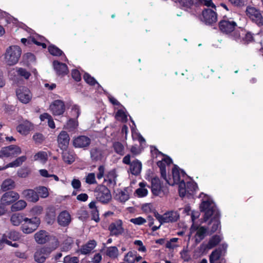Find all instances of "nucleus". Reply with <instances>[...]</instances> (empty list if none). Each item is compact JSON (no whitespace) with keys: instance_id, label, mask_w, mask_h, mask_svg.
<instances>
[{"instance_id":"3c124183","label":"nucleus","mask_w":263,"mask_h":263,"mask_svg":"<svg viewBox=\"0 0 263 263\" xmlns=\"http://www.w3.org/2000/svg\"><path fill=\"white\" fill-rule=\"evenodd\" d=\"M124 260L128 263H134L136 260V254L132 252H129L125 256Z\"/></svg>"},{"instance_id":"4468645a","label":"nucleus","mask_w":263,"mask_h":263,"mask_svg":"<svg viewBox=\"0 0 263 263\" xmlns=\"http://www.w3.org/2000/svg\"><path fill=\"white\" fill-rule=\"evenodd\" d=\"M227 248L226 244H222L218 249L212 252L210 255V262L216 263L215 262L219 260L222 255H223Z\"/></svg>"},{"instance_id":"bb28decb","label":"nucleus","mask_w":263,"mask_h":263,"mask_svg":"<svg viewBox=\"0 0 263 263\" xmlns=\"http://www.w3.org/2000/svg\"><path fill=\"white\" fill-rule=\"evenodd\" d=\"M33 159L34 161H39L42 164H45L47 161L48 155L46 152L40 151L33 155Z\"/></svg>"},{"instance_id":"6ab92c4d","label":"nucleus","mask_w":263,"mask_h":263,"mask_svg":"<svg viewBox=\"0 0 263 263\" xmlns=\"http://www.w3.org/2000/svg\"><path fill=\"white\" fill-rule=\"evenodd\" d=\"M236 26L234 21L223 20L219 22V28L221 31L226 33L232 32Z\"/></svg>"},{"instance_id":"a211bd4d","label":"nucleus","mask_w":263,"mask_h":263,"mask_svg":"<svg viewBox=\"0 0 263 263\" xmlns=\"http://www.w3.org/2000/svg\"><path fill=\"white\" fill-rule=\"evenodd\" d=\"M23 197L28 201L35 203L39 200V196L35 191L32 189H26L22 191Z\"/></svg>"},{"instance_id":"cd10ccee","label":"nucleus","mask_w":263,"mask_h":263,"mask_svg":"<svg viewBox=\"0 0 263 263\" xmlns=\"http://www.w3.org/2000/svg\"><path fill=\"white\" fill-rule=\"evenodd\" d=\"M27 203L24 200H17L11 206L12 211H18L24 209L27 206Z\"/></svg>"},{"instance_id":"09e8293b","label":"nucleus","mask_w":263,"mask_h":263,"mask_svg":"<svg viewBox=\"0 0 263 263\" xmlns=\"http://www.w3.org/2000/svg\"><path fill=\"white\" fill-rule=\"evenodd\" d=\"M83 78L85 82L89 85H94L96 84L99 85L94 78L91 77L88 73H85Z\"/></svg>"},{"instance_id":"f257e3e1","label":"nucleus","mask_w":263,"mask_h":263,"mask_svg":"<svg viewBox=\"0 0 263 263\" xmlns=\"http://www.w3.org/2000/svg\"><path fill=\"white\" fill-rule=\"evenodd\" d=\"M199 208L200 211L204 213V222H206L210 218H211V220L208 223L209 226L212 225L211 227H209L211 233L216 231L220 225L219 213L217 210L214 203L210 200L203 201Z\"/></svg>"},{"instance_id":"dca6fc26","label":"nucleus","mask_w":263,"mask_h":263,"mask_svg":"<svg viewBox=\"0 0 263 263\" xmlns=\"http://www.w3.org/2000/svg\"><path fill=\"white\" fill-rule=\"evenodd\" d=\"M90 139L85 136H78L75 138L73 141V144L75 147L85 148L90 144Z\"/></svg>"},{"instance_id":"de8ad7c7","label":"nucleus","mask_w":263,"mask_h":263,"mask_svg":"<svg viewBox=\"0 0 263 263\" xmlns=\"http://www.w3.org/2000/svg\"><path fill=\"white\" fill-rule=\"evenodd\" d=\"M79 259L78 257L67 255L64 258V263H79Z\"/></svg>"},{"instance_id":"39448f33","label":"nucleus","mask_w":263,"mask_h":263,"mask_svg":"<svg viewBox=\"0 0 263 263\" xmlns=\"http://www.w3.org/2000/svg\"><path fill=\"white\" fill-rule=\"evenodd\" d=\"M40 222V218L36 217L32 218H25V221L21 226L22 231L24 233L30 234L37 229Z\"/></svg>"},{"instance_id":"79ce46f5","label":"nucleus","mask_w":263,"mask_h":263,"mask_svg":"<svg viewBox=\"0 0 263 263\" xmlns=\"http://www.w3.org/2000/svg\"><path fill=\"white\" fill-rule=\"evenodd\" d=\"M3 236H6V238L8 239H9L12 240L13 241L17 240L20 238V235L18 232L15 231H11L8 233L7 235L5 234Z\"/></svg>"},{"instance_id":"6e6d98bb","label":"nucleus","mask_w":263,"mask_h":263,"mask_svg":"<svg viewBox=\"0 0 263 263\" xmlns=\"http://www.w3.org/2000/svg\"><path fill=\"white\" fill-rule=\"evenodd\" d=\"M105 181H108L110 183L115 182V172L112 170L106 175Z\"/></svg>"},{"instance_id":"2eb2a0df","label":"nucleus","mask_w":263,"mask_h":263,"mask_svg":"<svg viewBox=\"0 0 263 263\" xmlns=\"http://www.w3.org/2000/svg\"><path fill=\"white\" fill-rule=\"evenodd\" d=\"M34 239L38 244H44L51 239L52 237L44 230H40L34 234ZM54 238V237H53ZM54 238H55L54 237ZM53 240L54 241V238Z\"/></svg>"},{"instance_id":"bf43d9fd","label":"nucleus","mask_w":263,"mask_h":263,"mask_svg":"<svg viewBox=\"0 0 263 263\" xmlns=\"http://www.w3.org/2000/svg\"><path fill=\"white\" fill-rule=\"evenodd\" d=\"M46 216L49 218L50 221L54 220L55 217V212L54 209L53 208H48Z\"/></svg>"},{"instance_id":"e2e57ef3","label":"nucleus","mask_w":263,"mask_h":263,"mask_svg":"<svg viewBox=\"0 0 263 263\" xmlns=\"http://www.w3.org/2000/svg\"><path fill=\"white\" fill-rule=\"evenodd\" d=\"M91 213L92 215V219L94 220L96 222H98L100 220V218L99 212L97 208L94 209L93 210H91Z\"/></svg>"},{"instance_id":"37998d69","label":"nucleus","mask_w":263,"mask_h":263,"mask_svg":"<svg viewBox=\"0 0 263 263\" xmlns=\"http://www.w3.org/2000/svg\"><path fill=\"white\" fill-rule=\"evenodd\" d=\"M116 118L121 121L122 122H125L127 120V117L125 112L122 109H119L116 112Z\"/></svg>"},{"instance_id":"7ed1b4c3","label":"nucleus","mask_w":263,"mask_h":263,"mask_svg":"<svg viewBox=\"0 0 263 263\" xmlns=\"http://www.w3.org/2000/svg\"><path fill=\"white\" fill-rule=\"evenodd\" d=\"M154 215L156 219L159 221L160 224L158 226H154L152 230L153 231L157 230L163 223L174 222L177 221L179 218V214L176 212L171 211L165 213L163 215H160L157 212L154 213Z\"/></svg>"},{"instance_id":"a18cd8bd","label":"nucleus","mask_w":263,"mask_h":263,"mask_svg":"<svg viewBox=\"0 0 263 263\" xmlns=\"http://www.w3.org/2000/svg\"><path fill=\"white\" fill-rule=\"evenodd\" d=\"M43 211V208L41 205H35L33 206L30 212L33 216H37L41 214Z\"/></svg>"},{"instance_id":"6e6552de","label":"nucleus","mask_w":263,"mask_h":263,"mask_svg":"<svg viewBox=\"0 0 263 263\" xmlns=\"http://www.w3.org/2000/svg\"><path fill=\"white\" fill-rule=\"evenodd\" d=\"M95 193L97 200L104 203H107L111 198L109 190L104 185L98 186Z\"/></svg>"},{"instance_id":"774afa93","label":"nucleus","mask_w":263,"mask_h":263,"mask_svg":"<svg viewBox=\"0 0 263 263\" xmlns=\"http://www.w3.org/2000/svg\"><path fill=\"white\" fill-rule=\"evenodd\" d=\"M231 3L236 6L240 7L245 5L244 0H229Z\"/></svg>"},{"instance_id":"f8f14e48","label":"nucleus","mask_w":263,"mask_h":263,"mask_svg":"<svg viewBox=\"0 0 263 263\" xmlns=\"http://www.w3.org/2000/svg\"><path fill=\"white\" fill-rule=\"evenodd\" d=\"M34 128L33 124L28 120L23 121L16 128L18 133L22 135H28Z\"/></svg>"},{"instance_id":"4d7b16f0","label":"nucleus","mask_w":263,"mask_h":263,"mask_svg":"<svg viewBox=\"0 0 263 263\" xmlns=\"http://www.w3.org/2000/svg\"><path fill=\"white\" fill-rule=\"evenodd\" d=\"M17 72L19 75L23 77L26 79H28L30 76V73L26 69L22 68H17Z\"/></svg>"},{"instance_id":"f704fd0d","label":"nucleus","mask_w":263,"mask_h":263,"mask_svg":"<svg viewBox=\"0 0 263 263\" xmlns=\"http://www.w3.org/2000/svg\"><path fill=\"white\" fill-rule=\"evenodd\" d=\"M129 197L128 188L126 187L123 191L119 192V200L121 202H125Z\"/></svg>"},{"instance_id":"393cba45","label":"nucleus","mask_w":263,"mask_h":263,"mask_svg":"<svg viewBox=\"0 0 263 263\" xmlns=\"http://www.w3.org/2000/svg\"><path fill=\"white\" fill-rule=\"evenodd\" d=\"M25 218L20 213H14L11 215L10 221L13 226H18L22 222L25 221Z\"/></svg>"},{"instance_id":"69168bd1","label":"nucleus","mask_w":263,"mask_h":263,"mask_svg":"<svg viewBox=\"0 0 263 263\" xmlns=\"http://www.w3.org/2000/svg\"><path fill=\"white\" fill-rule=\"evenodd\" d=\"M71 185L74 189H78L81 187V183L79 180L73 179L71 181Z\"/></svg>"},{"instance_id":"8fccbe9b","label":"nucleus","mask_w":263,"mask_h":263,"mask_svg":"<svg viewBox=\"0 0 263 263\" xmlns=\"http://www.w3.org/2000/svg\"><path fill=\"white\" fill-rule=\"evenodd\" d=\"M91 157L93 160H98L102 157L101 152L98 149L93 148L91 151Z\"/></svg>"},{"instance_id":"c756f323","label":"nucleus","mask_w":263,"mask_h":263,"mask_svg":"<svg viewBox=\"0 0 263 263\" xmlns=\"http://www.w3.org/2000/svg\"><path fill=\"white\" fill-rule=\"evenodd\" d=\"M206 231V229L204 227H201L197 229L195 235V241L197 243H199L204 238Z\"/></svg>"},{"instance_id":"b1692460","label":"nucleus","mask_w":263,"mask_h":263,"mask_svg":"<svg viewBox=\"0 0 263 263\" xmlns=\"http://www.w3.org/2000/svg\"><path fill=\"white\" fill-rule=\"evenodd\" d=\"M63 161L69 164H71L75 160V155L72 151L64 149L62 153Z\"/></svg>"},{"instance_id":"c9c22d12","label":"nucleus","mask_w":263,"mask_h":263,"mask_svg":"<svg viewBox=\"0 0 263 263\" xmlns=\"http://www.w3.org/2000/svg\"><path fill=\"white\" fill-rule=\"evenodd\" d=\"M36 192L39 195V197L46 198L49 196L48 189L45 186H39L36 188Z\"/></svg>"},{"instance_id":"9d476101","label":"nucleus","mask_w":263,"mask_h":263,"mask_svg":"<svg viewBox=\"0 0 263 263\" xmlns=\"http://www.w3.org/2000/svg\"><path fill=\"white\" fill-rule=\"evenodd\" d=\"M20 198V195L16 192L11 191L4 193L1 199L3 205H9L16 201Z\"/></svg>"},{"instance_id":"680f3d73","label":"nucleus","mask_w":263,"mask_h":263,"mask_svg":"<svg viewBox=\"0 0 263 263\" xmlns=\"http://www.w3.org/2000/svg\"><path fill=\"white\" fill-rule=\"evenodd\" d=\"M177 2L182 6L190 7L193 4V0H177Z\"/></svg>"},{"instance_id":"20e7f679","label":"nucleus","mask_w":263,"mask_h":263,"mask_svg":"<svg viewBox=\"0 0 263 263\" xmlns=\"http://www.w3.org/2000/svg\"><path fill=\"white\" fill-rule=\"evenodd\" d=\"M54 238V245L52 248L42 247L36 250L34 255V258L38 263H43L49 257L51 252L59 246V242L56 238Z\"/></svg>"},{"instance_id":"1a4fd4ad","label":"nucleus","mask_w":263,"mask_h":263,"mask_svg":"<svg viewBox=\"0 0 263 263\" xmlns=\"http://www.w3.org/2000/svg\"><path fill=\"white\" fill-rule=\"evenodd\" d=\"M247 15L258 25L263 24V18L260 11L253 7H248L246 10Z\"/></svg>"},{"instance_id":"c85d7f7f","label":"nucleus","mask_w":263,"mask_h":263,"mask_svg":"<svg viewBox=\"0 0 263 263\" xmlns=\"http://www.w3.org/2000/svg\"><path fill=\"white\" fill-rule=\"evenodd\" d=\"M15 184L14 180H13L11 179L8 178L6 180H5L2 185H1V189L4 191H8L9 190L13 189L15 187Z\"/></svg>"},{"instance_id":"7c9ffc66","label":"nucleus","mask_w":263,"mask_h":263,"mask_svg":"<svg viewBox=\"0 0 263 263\" xmlns=\"http://www.w3.org/2000/svg\"><path fill=\"white\" fill-rule=\"evenodd\" d=\"M40 119L42 121H44L45 120H47L48 121V125L51 128H55V124L53 121V120L49 114L48 113H44L43 114H41L40 116Z\"/></svg>"},{"instance_id":"13d9d810","label":"nucleus","mask_w":263,"mask_h":263,"mask_svg":"<svg viewBox=\"0 0 263 263\" xmlns=\"http://www.w3.org/2000/svg\"><path fill=\"white\" fill-rule=\"evenodd\" d=\"M86 182L88 184H91L96 182L95 179V174L94 173H89L86 177Z\"/></svg>"},{"instance_id":"f03ea898","label":"nucleus","mask_w":263,"mask_h":263,"mask_svg":"<svg viewBox=\"0 0 263 263\" xmlns=\"http://www.w3.org/2000/svg\"><path fill=\"white\" fill-rule=\"evenodd\" d=\"M22 54L21 48L16 45L8 47L4 54L5 63L9 66L15 65L18 62Z\"/></svg>"},{"instance_id":"4be33fe9","label":"nucleus","mask_w":263,"mask_h":263,"mask_svg":"<svg viewBox=\"0 0 263 263\" xmlns=\"http://www.w3.org/2000/svg\"><path fill=\"white\" fill-rule=\"evenodd\" d=\"M96 245L97 242L95 240H90L85 245L82 246L78 252L79 251L82 254L84 255L89 254L96 247Z\"/></svg>"},{"instance_id":"473e14b6","label":"nucleus","mask_w":263,"mask_h":263,"mask_svg":"<svg viewBox=\"0 0 263 263\" xmlns=\"http://www.w3.org/2000/svg\"><path fill=\"white\" fill-rule=\"evenodd\" d=\"M179 195L181 197H183L185 195L186 192L189 193V191L187 188L189 185H191L190 183H187L186 185L183 180L179 183Z\"/></svg>"},{"instance_id":"9b49d317","label":"nucleus","mask_w":263,"mask_h":263,"mask_svg":"<svg viewBox=\"0 0 263 263\" xmlns=\"http://www.w3.org/2000/svg\"><path fill=\"white\" fill-rule=\"evenodd\" d=\"M49 108L54 116H60L65 112V105L62 100H56L50 104Z\"/></svg>"},{"instance_id":"e433bc0d","label":"nucleus","mask_w":263,"mask_h":263,"mask_svg":"<svg viewBox=\"0 0 263 263\" xmlns=\"http://www.w3.org/2000/svg\"><path fill=\"white\" fill-rule=\"evenodd\" d=\"M221 240L220 236L214 235L209 240L208 246L209 248H212L217 245Z\"/></svg>"},{"instance_id":"0e129e2a","label":"nucleus","mask_w":263,"mask_h":263,"mask_svg":"<svg viewBox=\"0 0 263 263\" xmlns=\"http://www.w3.org/2000/svg\"><path fill=\"white\" fill-rule=\"evenodd\" d=\"M72 78L77 82L81 80V77L79 71L77 70H73L71 72Z\"/></svg>"},{"instance_id":"ea45409f","label":"nucleus","mask_w":263,"mask_h":263,"mask_svg":"<svg viewBox=\"0 0 263 263\" xmlns=\"http://www.w3.org/2000/svg\"><path fill=\"white\" fill-rule=\"evenodd\" d=\"M48 51L51 54L54 56H60L63 53L61 50L54 45L49 46L48 47Z\"/></svg>"},{"instance_id":"603ef678","label":"nucleus","mask_w":263,"mask_h":263,"mask_svg":"<svg viewBox=\"0 0 263 263\" xmlns=\"http://www.w3.org/2000/svg\"><path fill=\"white\" fill-rule=\"evenodd\" d=\"M32 139L35 143L40 144L44 140V137L42 134L36 133L33 135Z\"/></svg>"},{"instance_id":"5fc2aeb1","label":"nucleus","mask_w":263,"mask_h":263,"mask_svg":"<svg viewBox=\"0 0 263 263\" xmlns=\"http://www.w3.org/2000/svg\"><path fill=\"white\" fill-rule=\"evenodd\" d=\"M116 235L123 234L125 230L122 227V222L119 220L116 222Z\"/></svg>"},{"instance_id":"412c9836","label":"nucleus","mask_w":263,"mask_h":263,"mask_svg":"<svg viewBox=\"0 0 263 263\" xmlns=\"http://www.w3.org/2000/svg\"><path fill=\"white\" fill-rule=\"evenodd\" d=\"M53 66L57 74L59 76H63L67 74L68 72L67 66L65 64L54 61L53 62Z\"/></svg>"},{"instance_id":"f3484780","label":"nucleus","mask_w":263,"mask_h":263,"mask_svg":"<svg viewBox=\"0 0 263 263\" xmlns=\"http://www.w3.org/2000/svg\"><path fill=\"white\" fill-rule=\"evenodd\" d=\"M69 136L65 131H62L58 137V143L61 149H66L69 142Z\"/></svg>"},{"instance_id":"72a5a7b5","label":"nucleus","mask_w":263,"mask_h":263,"mask_svg":"<svg viewBox=\"0 0 263 263\" xmlns=\"http://www.w3.org/2000/svg\"><path fill=\"white\" fill-rule=\"evenodd\" d=\"M172 176L174 182L171 183V185H173L174 184H178L181 181L180 179L179 171L177 168L176 165H175L174 167L172 169Z\"/></svg>"},{"instance_id":"423d86ee","label":"nucleus","mask_w":263,"mask_h":263,"mask_svg":"<svg viewBox=\"0 0 263 263\" xmlns=\"http://www.w3.org/2000/svg\"><path fill=\"white\" fill-rule=\"evenodd\" d=\"M22 149L16 145H11L3 147L0 151V158H13L20 155Z\"/></svg>"},{"instance_id":"5701e85b","label":"nucleus","mask_w":263,"mask_h":263,"mask_svg":"<svg viewBox=\"0 0 263 263\" xmlns=\"http://www.w3.org/2000/svg\"><path fill=\"white\" fill-rule=\"evenodd\" d=\"M151 189L153 194L158 196L160 194L161 190L160 181L158 178L155 177L152 179Z\"/></svg>"},{"instance_id":"c03bdc74","label":"nucleus","mask_w":263,"mask_h":263,"mask_svg":"<svg viewBox=\"0 0 263 263\" xmlns=\"http://www.w3.org/2000/svg\"><path fill=\"white\" fill-rule=\"evenodd\" d=\"M72 243L73 240L71 238H67L63 243L62 250L63 251H68L71 249Z\"/></svg>"},{"instance_id":"052dcab7","label":"nucleus","mask_w":263,"mask_h":263,"mask_svg":"<svg viewBox=\"0 0 263 263\" xmlns=\"http://www.w3.org/2000/svg\"><path fill=\"white\" fill-rule=\"evenodd\" d=\"M130 221L135 224L140 225L144 223L146 221V220L141 217H139L131 219Z\"/></svg>"},{"instance_id":"a878e982","label":"nucleus","mask_w":263,"mask_h":263,"mask_svg":"<svg viewBox=\"0 0 263 263\" xmlns=\"http://www.w3.org/2000/svg\"><path fill=\"white\" fill-rule=\"evenodd\" d=\"M141 168L142 164L137 160L133 161L130 164V172L134 175H138L141 172Z\"/></svg>"},{"instance_id":"49530a36","label":"nucleus","mask_w":263,"mask_h":263,"mask_svg":"<svg viewBox=\"0 0 263 263\" xmlns=\"http://www.w3.org/2000/svg\"><path fill=\"white\" fill-rule=\"evenodd\" d=\"M71 116L73 118L77 119L80 114V109L77 105H74L71 108Z\"/></svg>"},{"instance_id":"0eeeda50","label":"nucleus","mask_w":263,"mask_h":263,"mask_svg":"<svg viewBox=\"0 0 263 263\" xmlns=\"http://www.w3.org/2000/svg\"><path fill=\"white\" fill-rule=\"evenodd\" d=\"M16 95L18 100L24 104L28 103L32 98L30 90L25 86L19 87L16 90Z\"/></svg>"},{"instance_id":"338daca9","label":"nucleus","mask_w":263,"mask_h":263,"mask_svg":"<svg viewBox=\"0 0 263 263\" xmlns=\"http://www.w3.org/2000/svg\"><path fill=\"white\" fill-rule=\"evenodd\" d=\"M98 173L97 174V178L99 179H101L103 178L104 174L105 169L103 166H100L98 168Z\"/></svg>"},{"instance_id":"aec40b11","label":"nucleus","mask_w":263,"mask_h":263,"mask_svg":"<svg viewBox=\"0 0 263 263\" xmlns=\"http://www.w3.org/2000/svg\"><path fill=\"white\" fill-rule=\"evenodd\" d=\"M57 220L59 225L66 227L69 225L71 222V216L68 212L63 211L59 214Z\"/></svg>"},{"instance_id":"4c0bfd02","label":"nucleus","mask_w":263,"mask_h":263,"mask_svg":"<svg viewBox=\"0 0 263 263\" xmlns=\"http://www.w3.org/2000/svg\"><path fill=\"white\" fill-rule=\"evenodd\" d=\"M140 188L138 189L136 192L137 195L140 197H143L147 195V190L145 189L146 184L144 182H140L139 183Z\"/></svg>"},{"instance_id":"a19ab883","label":"nucleus","mask_w":263,"mask_h":263,"mask_svg":"<svg viewBox=\"0 0 263 263\" xmlns=\"http://www.w3.org/2000/svg\"><path fill=\"white\" fill-rule=\"evenodd\" d=\"M104 132L105 134V135L108 137L110 138L111 139H114L115 137V135L114 134L115 132V129L114 127L112 126H106L104 128Z\"/></svg>"},{"instance_id":"864d4df0","label":"nucleus","mask_w":263,"mask_h":263,"mask_svg":"<svg viewBox=\"0 0 263 263\" xmlns=\"http://www.w3.org/2000/svg\"><path fill=\"white\" fill-rule=\"evenodd\" d=\"M76 118H71L70 119L67 123V128L73 129L75 128H76L78 126V122L76 120Z\"/></svg>"},{"instance_id":"ddd939ff","label":"nucleus","mask_w":263,"mask_h":263,"mask_svg":"<svg viewBox=\"0 0 263 263\" xmlns=\"http://www.w3.org/2000/svg\"><path fill=\"white\" fill-rule=\"evenodd\" d=\"M203 20L206 24H212L217 22L216 13L211 9H205L202 11Z\"/></svg>"},{"instance_id":"58836bf2","label":"nucleus","mask_w":263,"mask_h":263,"mask_svg":"<svg viewBox=\"0 0 263 263\" xmlns=\"http://www.w3.org/2000/svg\"><path fill=\"white\" fill-rule=\"evenodd\" d=\"M31 171L28 167H23L19 169L17 172V176L20 178H26L30 174Z\"/></svg>"},{"instance_id":"2f4dec72","label":"nucleus","mask_w":263,"mask_h":263,"mask_svg":"<svg viewBox=\"0 0 263 263\" xmlns=\"http://www.w3.org/2000/svg\"><path fill=\"white\" fill-rule=\"evenodd\" d=\"M27 157L26 156H22L17 157L13 161L9 163V166L10 167H16L21 166L26 160Z\"/></svg>"}]
</instances>
